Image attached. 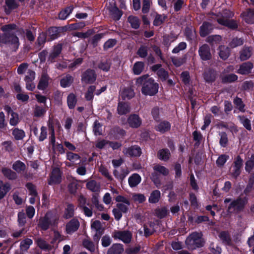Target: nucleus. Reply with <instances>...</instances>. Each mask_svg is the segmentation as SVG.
Returning <instances> with one entry per match:
<instances>
[{"mask_svg":"<svg viewBox=\"0 0 254 254\" xmlns=\"http://www.w3.org/2000/svg\"><path fill=\"white\" fill-rule=\"evenodd\" d=\"M138 84H143L142 93L145 95L152 96L156 94L158 90V85L154 80L148 78L147 75L142 76L136 80Z\"/></svg>","mask_w":254,"mask_h":254,"instance_id":"1","label":"nucleus"},{"mask_svg":"<svg viewBox=\"0 0 254 254\" xmlns=\"http://www.w3.org/2000/svg\"><path fill=\"white\" fill-rule=\"evenodd\" d=\"M15 28L16 25L14 24L3 26L1 29L4 32V34L3 36L0 37V42L5 44L13 45L14 47H17L19 45V40L16 36L13 35V32Z\"/></svg>","mask_w":254,"mask_h":254,"instance_id":"2","label":"nucleus"},{"mask_svg":"<svg viewBox=\"0 0 254 254\" xmlns=\"http://www.w3.org/2000/svg\"><path fill=\"white\" fill-rule=\"evenodd\" d=\"M247 200L245 198L239 197L236 199L232 200L230 198H226L224 201L225 206L227 207V212L228 214L233 212L238 213L242 211Z\"/></svg>","mask_w":254,"mask_h":254,"instance_id":"3","label":"nucleus"},{"mask_svg":"<svg viewBox=\"0 0 254 254\" xmlns=\"http://www.w3.org/2000/svg\"><path fill=\"white\" fill-rule=\"evenodd\" d=\"M201 232H193L191 234L186 240L188 248L190 249H194L202 247L204 244Z\"/></svg>","mask_w":254,"mask_h":254,"instance_id":"4","label":"nucleus"},{"mask_svg":"<svg viewBox=\"0 0 254 254\" xmlns=\"http://www.w3.org/2000/svg\"><path fill=\"white\" fill-rule=\"evenodd\" d=\"M115 239H119L124 243H129L132 239V234L129 231H117L112 235Z\"/></svg>","mask_w":254,"mask_h":254,"instance_id":"5","label":"nucleus"},{"mask_svg":"<svg viewBox=\"0 0 254 254\" xmlns=\"http://www.w3.org/2000/svg\"><path fill=\"white\" fill-rule=\"evenodd\" d=\"M50 141L52 144V147L55 152H58L60 154H64L65 152L64 149L62 144L60 143H56V139L55 137V132L53 126L49 125Z\"/></svg>","mask_w":254,"mask_h":254,"instance_id":"6","label":"nucleus"},{"mask_svg":"<svg viewBox=\"0 0 254 254\" xmlns=\"http://www.w3.org/2000/svg\"><path fill=\"white\" fill-rule=\"evenodd\" d=\"M58 217L51 212L46 213L45 217L40 220L39 226L43 230L48 229L52 222H55Z\"/></svg>","mask_w":254,"mask_h":254,"instance_id":"7","label":"nucleus"},{"mask_svg":"<svg viewBox=\"0 0 254 254\" xmlns=\"http://www.w3.org/2000/svg\"><path fill=\"white\" fill-rule=\"evenodd\" d=\"M35 78V72L31 70H28L24 78L26 83V88L29 91H33L35 88L34 80Z\"/></svg>","mask_w":254,"mask_h":254,"instance_id":"8","label":"nucleus"},{"mask_svg":"<svg viewBox=\"0 0 254 254\" xmlns=\"http://www.w3.org/2000/svg\"><path fill=\"white\" fill-rule=\"evenodd\" d=\"M127 123L129 127L132 128H137L141 125L142 120L138 115L131 114L127 119Z\"/></svg>","mask_w":254,"mask_h":254,"instance_id":"9","label":"nucleus"},{"mask_svg":"<svg viewBox=\"0 0 254 254\" xmlns=\"http://www.w3.org/2000/svg\"><path fill=\"white\" fill-rule=\"evenodd\" d=\"M216 19L220 24L227 26L230 28L234 29L237 26V24L235 21L230 20L223 15L221 17L218 16Z\"/></svg>","mask_w":254,"mask_h":254,"instance_id":"10","label":"nucleus"},{"mask_svg":"<svg viewBox=\"0 0 254 254\" xmlns=\"http://www.w3.org/2000/svg\"><path fill=\"white\" fill-rule=\"evenodd\" d=\"M61 181V173L60 169L58 168L53 169L49 181V184L50 185L57 184L60 183Z\"/></svg>","mask_w":254,"mask_h":254,"instance_id":"11","label":"nucleus"},{"mask_svg":"<svg viewBox=\"0 0 254 254\" xmlns=\"http://www.w3.org/2000/svg\"><path fill=\"white\" fill-rule=\"evenodd\" d=\"M79 225V222L77 219H71L66 225L65 231L66 233L68 234H72L78 230Z\"/></svg>","mask_w":254,"mask_h":254,"instance_id":"12","label":"nucleus"},{"mask_svg":"<svg viewBox=\"0 0 254 254\" xmlns=\"http://www.w3.org/2000/svg\"><path fill=\"white\" fill-rule=\"evenodd\" d=\"M66 159L70 162L66 163V165L70 167L74 164H78L80 162V157L77 154L71 152H67L66 153Z\"/></svg>","mask_w":254,"mask_h":254,"instance_id":"13","label":"nucleus"},{"mask_svg":"<svg viewBox=\"0 0 254 254\" xmlns=\"http://www.w3.org/2000/svg\"><path fill=\"white\" fill-rule=\"evenodd\" d=\"M91 227L92 230L95 232L93 238L94 240L98 242L102 233L100 222L99 221H95L91 224Z\"/></svg>","mask_w":254,"mask_h":254,"instance_id":"14","label":"nucleus"},{"mask_svg":"<svg viewBox=\"0 0 254 254\" xmlns=\"http://www.w3.org/2000/svg\"><path fill=\"white\" fill-rule=\"evenodd\" d=\"M124 153L128 156H139L141 153V149L137 146H133L126 148L123 150Z\"/></svg>","mask_w":254,"mask_h":254,"instance_id":"15","label":"nucleus"},{"mask_svg":"<svg viewBox=\"0 0 254 254\" xmlns=\"http://www.w3.org/2000/svg\"><path fill=\"white\" fill-rule=\"evenodd\" d=\"M243 165V160L238 156L236 161L234 162V165L233 167L232 175L234 178H237L241 173V168Z\"/></svg>","mask_w":254,"mask_h":254,"instance_id":"16","label":"nucleus"},{"mask_svg":"<svg viewBox=\"0 0 254 254\" xmlns=\"http://www.w3.org/2000/svg\"><path fill=\"white\" fill-rule=\"evenodd\" d=\"M199 55L203 60H209L211 57L210 48L206 44L203 45L199 50Z\"/></svg>","mask_w":254,"mask_h":254,"instance_id":"17","label":"nucleus"},{"mask_svg":"<svg viewBox=\"0 0 254 254\" xmlns=\"http://www.w3.org/2000/svg\"><path fill=\"white\" fill-rule=\"evenodd\" d=\"M96 75L93 70H87L82 75V80L86 83L93 82L96 80Z\"/></svg>","mask_w":254,"mask_h":254,"instance_id":"18","label":"nucleus"},{"mask_svg":"<svg viewBox=\"0 0 254 254\" xmlns=\"http://www.w3.org/2000/svg\"><path fill=\"white\" fill-rule=\"evenodd\" d=\"M50 77L46 73H43L39 79L37 88L39 90H44L46 89L49 83Z\"/></svg>","mask_w":254,"mask_h":254,"instance_id":"19","label":"nucleus"},{"mask_svg":"<svg viewBox=\"0 0 254 254\" xmlns=\"http://www.w3.org/2000/svg\"><path fill=\"white\" fill-rule=\"evenodd\" d=\"M120 95L123 100H129L134 97V92L131 88L127 87L121 91Z\"/></svg>","mask_w":254,"mask_h":254,"instance_id":"20","label":"nucleus"},{"mask_svg":"<svg viewBox=\"0 0 254 254\" xmlns=\"http://www.w3.org/2000/svg\"><path fill=\"white\" fill-rule=\"evenodd\" d=\"M254 67L253 64L250 62L243 63L240 65L238 72L241 74H247L249 73Z\"/></svg>","mask_w":254,"mask_h":254,"instance_id":"21","label":"nucleus"},{"mask_svg":"<svg viewBox=\"0 0 254 254\" xmlns=\"http://www.w3.org/2000/svg\"><path fill=\"white\" fill-rule=\"evenodd\" d=\"M129 105L125 102H120L117 107V112L120 115L127 114L130 112Z\"/></svg>","mask_w":254,"mask_h":254,"instance_id":"22","label":"nucleus"},{"mask_svg":"<svg viewBox=\"0 0 254 254\" xmlns=\"http://www.w3.org/2000/svg\"><path fill=\"white\" fill-rule=\"evenodd\" d=\"M141 181V177L136 173L132 174L128 179L129 186L131 188L137 186L140 183Z\"/></svg>","mask_w":254,"mask_h":254,"instance_id":"23","label":"nucleus"},{"mask_svg":"<svg viewBox=\"0 0 254 254\" xmlns=\"http://www.w3.org/2000/svg\"><path fill=\"white\" fill-rule=\"evenodd\" d=\"M212 25L208 23L205 22L200 28V34L202 37H205L208 35L213 29Z\"/></svg>","mask_w":254,"mask_h":254,"instance_id":"24","label":"nucleus"},{"mask_svg":"<svg viewBox=\"0 0 254 254\" xmlns=\"http://www.w3.org/2000/svg\"><path fill=\"white\" fill-rule=\"evenodd\" d=\"M171 127L170 124L167 121H162L158 123L156 126V130L161 133L168 131Z\"/></svg>","mask_w":254,"mask_h":254,"instance_id":"25","label":"nucleus"},{"mask_svg":"<svg viewBox=\"0 0 254 254\" xmlns=\"http://www.w3.org/2000/svg\"><path fill=\"white\" fill-rule=\"evenodd\" d=\"M124 251L123 245L120 244H116L109 249L107 254H121Z\"/></svg>","mask_w":254,"mask_h":254,"instance_id":"26","label":"nucleus"},{"mask_svg":"<svg viewBox=\"0 0 254 254\" xmlns=\"http://www.w3.org/2000/svg\"><path fill=\"white\" fill-rule=\"evenodd\" d=\"M170 151L168 149H162L158 151L157 156L158 158L162 161H167L170 156Z\"/></svg>","mask_w":254,"mask_h":254,"instance_id":"27","label":"nucleus"},{"mask_svg":"<svg viewBox=\"0 0 254 254\" xmlns=\"http://www.w3.org/2000/svg\"><path fill=\"white\" fill-rule=\"evenodd\" d=\"M87 188L93 192H99L100 190V185L94 180L88 182L86 184Z\"/></svg>","mask_w":254,"mask_h":254,"instance_id":"28","label":"nucleus"},{"mask_svg":"<svg viewBox=\"0 0 254 254\" xmlns=\"http://www.w3.org/2000/svg\"><path fill=\"white\" fill-rule=\"evenodd\" d=\"M252 56V50L249 47H244L240 52V58L241 61H245Z\"/></svg>","mask_w":254,"mask_h":254,"instance_id":"29","label":"nucleus"},{"mask_svg":"<svg viewBox=\"0 0 254 254\" xmlns=\"http://www.w3.org/2000/svg\"><path fill=\"white\" fill-rule=\"evenodd\" d=\"M242 16L246 22L254 23V11L249 10L247 12L242 13Z\"/></svg>","mask_w":254,"mask_h":254,"instance_id":"30","label":"nucleus"},{"mask_svg":"<svg viewBox=\"0 0 254 254\" xmlns=\"http://www.w3.org/2000/svg\"><path fill=\"white\" fill-rule=\"evenodd\" d=\"M144 235L147 237L151 235L154 232V224L152 222H149L144 225L143 227Z\"/></svg>","mask_w":254,"mask_h":254,"instance_id":"31","label":"nucleus"},{"mask_svg":"<svg viewBox=\"0 0 254 254\" xmlns=\"http://www.w3.org/2000/svg\"><path fill=\"white\" fill-rule=\"evenodd\" d=\"M62 46L59 44L54 47L52 52L51 53L49 59L52 62L55 58L58 57L61 52Z\"/></svg>","mask_w":254,"mask_h":254,"instance_id":"32","label":"nucleus"},{"mask_svg":"<svg viewBox=\"0 0 254 254\" xmlns=\"http://www.w3.org/2000/svg\"><path fill=\"white\" fill-rule=\"evenodd\" d=\"M109 11L112 17L117 20H119L122 15V12L116 6L110 8Z\"/></svg>","mask_w":254,"mask_h":254,"instance_id":"33","label":"nucleus"},{"mask_svg":"<svg viewBox=\"0 0 254 254\" xmlns=\"http://www.w3.org/2000/svg\"><path fill=\"white\" fill-rule=\"evenodd\" d=\"M161 193L159 190L153 191L149 197V202L151 203H155L159 201L160 198Z\"/></svg>","mask_w":254,"mask_h":254,"instance_id":"34","label":"nucleus"},{"mask_svg":"<svg viewBox=\"0 0 254 254\" xmlns=\"http://www.w3.org/2000/svg\"><path fill=\"white\" fill-rule=\"evenodd\" d=\"M219 55L221 59L226 60L228 58L230 55V51L227 47L221 46L219 47Z\"/></svg>","mask_w":254,"mask_h":254,"instance_id":"35","label":"nucleus"},{"mask_svg":"<svg viewBox=\"0 0 254 254\" xmlns=\"http://www.w3.org/2000/svg\"><path fill=\"white\" fill-rule=\"evenodd\" d=\"M73 9V7L72 6H70L62 10L59 14V18L62 20L65 19L72 12Z\"/></svg>","mask_w":254,"mask_h":254,"instance_id":"36","label":"nucleus"},{"mask_svg":"<svg viewBox=\"0 0 254 254\" xmlns=\"http://www.w3.org/2000/svg\"><path fill=\"white\" fill-rule=\"evenodd\" d=\"M17 6L15 0H6L5 10L7 14L10 13L12 9L15 8Z\"/></svg>","mask_w":254,"mask_h":254,"instance_id":"37","label":"nucleus"},{"mask_svg":"<svg viewBox=\"0 0 254 254\" xmlns=\"http://www.w3.org/2000/svg\"><path fill=\"white\" fill-rule=\"evenodd\" d=\"M128 174V171L124 169L115 170L114 172L115 177L120 180H124Z\"/></svg>","mask_w":254,"mask_h":254,"instance_id":"38","label":"nucleus"},{"mask_svg":"<svg viewBox=\"0 0 254 254\" xmlns=\"http://www.w3.org/2000/svg\"><path fill=\"white\" fill-rule=\"evenodd\" d=\"M219 237L224 244L227 245H231L232 243L229 234L226 232H221L219 235Z\"/></svg>","mask_w":254,"mask_h":254,"instance_id":"39","label":"nucleus"},{"mask_svg":"<svg viewBox=\"0 0 254 254\" xmlns=\"http://www.w3.org/2000/svg\"><path fill=\"white\" fill-rule=\"evenodd\" d=\"M12 134L16 140H21L25 136L24 131L18 128H15L12 130Z\"/></svg>","mask_w":254,"mask_h":254,"instance_id":"40","label":"nucleus"},{"mask_svg":"<svg viewBox=\"0 0 254 254\" xmlns=\"http://www.w3.org/2000/svg\"><path fill=\"white\" fill-rule=\"evenodd\" d=\"M74 207L71 204H67L65 209L64 217L66 219L72 217L74 215Z\"/></svg>","mask_w":254,"mask_h":254,"instance_id":"41","label":"nucleus"},{"mask_svg":"<svg viewBox=\"0 0 254 254\" xmlns=\"http://www.w3.org/2000/svg\"><path fill=\"white\" fill-rule=\"evenodd\" d=\"M76 97L73 93H70L67 98V103L69 108L73 109L76 104Z\"/></svg>","mask_w":254,"mask_h":254,"instance_id":"42","label":"nucleus"},{"mask_svg":"<svg viewBox=\"0 0 254 254\" xmlns=\"http://www.w3.org/2000/svg\"><path fill=\"white\" fill-rule=\"evenodd\" d=\"M153 169L154 171L159 173L164 176H167L169 174V170L163 166L156 165L154 166Z\"/></svg>","mask_w":254,"mask_h":254,"instance_id":"43","label":"nucleus"},{"mask_svg":"<svg viewBox=\"0 0 254 254\" xmlns=\"http://www.w3.org/2000/svg\"><path fill=\"white\" fill-rule=\"evenodd\" d=\"M2 173L3 175L10 180H13L16 179V175L11 170L4 168L2 169Z\"/></svg>","mask_w":254,"mask_h":254,"instance_id":"44","label":"nucleus"},{"mask_svg":"<svg viewBox=\"0 0 254 254\" xmlns=\"http://www.w3.org/2000/svg\"><path fill=\"white\" fill-rule=\"evenodd\" d=\"M144 68V64L141 62H138L134 64L133 71L135 74L138 75L141 73Z\"/></svg>","mask_w":254,"mask_h":254,"instance_id":"45","label":"nucleus"},{"mask_svg":"<svg viewBox=\"0 0 254 254\" xmlns=\"http://www.w3.org/2000/svg\"><path fill=\"white\" fill-rule=\"evenodd\" d=\"M73 78L70 75H66L61 80V85L63 87L69 86L72 82Z\"/></svg>","mask_w":254,"mask_h":254,"instance_id":"46","label":"nucleus"},{"mask_svg":"<svg viewBox=\"0 0 254 254\" xmlns=\"http://www.w3.org/2000/svg\"><path fill=\"white\" fill-rule=\"evenodd\" d=\"M245 170L250 173L254 166V155H252L249 159L246 162Z\"/></svg>","mask_w":254,"mask_h":254,"instance_id":"47","label":"nucleus"},{"mask_svg":"<svg viewBox=\"0 0 254 254\" xmlns=\"http://www.w3.org/2000/svg\"><path fill=\"white\" fill-rule=\"evenodd\" d=\"M10 118L9 120V124L10 125L16 126L19 122V116L18 114L11 112Z\"/></svg>","mask_w":254,"mask_h":254,"instance_id":"48","label":"nucleus"},{"mask_svg":"<svg viewBox=\"0 0 254 254\" xmlns=\"http://www.w3.org/2000/svg\"><path fill=\"white\" fill-rule=\"evenodd\" d=\"M128 20L132 28L137 29L139 27V21L136 17L130 16L128 18Z\"/></svg>","mask_w":254,"mask_h":254,"instance_id":"49","label":"nucleus"},{"mask_svg":"<svg viewBox=\"0 0 254 254\" xmlns=\"http://www.w3.org/2000/svg\"><path fill=\"white\" fill-rule=\"evenodd\" d=\"M9 190V185H3L2 182H0V199L3 197Z\"/></svg>","mask_w":254,"mask_h":254,"instance_id":"50","label":"nucleus"},{"mask_svg":"<svg viewBox=\"0 0 254 254\" xmlns=\"http://www.w3.org/2000/svg\"><path fill=\"white\" fill-rule=\"evenodd\" d=\"M12 168L17 172H20L25 169V165L24 163L20 161L15 162L12 166Z\"/></svg>","mask_w":254,"mask_h":254,"instance_id":"51","label":"nucleus"},{"mask_svg":"<svg viewBox=\"0 0 254 254\" xmlns=\"http://www.w3.org/2000/svg\"><path fill=\"white\" fill-rule=\"evenodd\" d=\"M2 148L8 152H11L13 150V144L10 140L5 141L1 143Z\"/></svg>","mask_w":254,"mask_h":254,"instance_id":"52","label":"nucleus"},{"mask_svg":"<svg viewBox=\"0 0 254 254\" xmlns=\"http://www.w3.org/2000/svg\"><path fill=\"white\" fill-rule=\"evenodd\" d=\"M155 214L158 217L162 218L167 215L168 210L165 207L158 208L155 210Z\"/></svg>","mask_w":254,"mask_h":254,"instance_id":"53","label":"nucleus"},{"mask_svg":"<svg viewBox=\"0 0 254 254\" xmlns=\"http://www.w3.org/2000/svg\"><path fill=\"white\" fill-rule=\"evenodd\" d=\"M93 131L96 135L102 134V129L101 125L97 121H95L93 125Z\"/></svg>","mask_w":254,"mask_h":254,"instance_id":"54","label":"nucleus"},{"mask_svg":"<svg viewBox=\"0 0 254 254\" xmlns=\"http://www.w3.org/2000/svg\"><path fill=\"white\" fill-rule=\"evenodd\" d=\"M229 158L228 155L225 154L221 155L216 160L217 165L220 167L223 166Z\"/></svg>","mask_w":254,"mask_h":254,"instance_id":"55","label":"nucleus"},{"mask_svg":"<svg viewBox=\"0 0 254 254\" xmlns=\"http://www.w3.org/2000/svg\"><path fill=\"white\" fill-rule=\"evenodd\" d=\"M95 90L94 86H90L88 89L87 92L85 94V97L87 100H91L93 98V92Z\"/></svg>","mask_w":254,"mask_h":254,"instance_id":"56","label":"nucleus"},{"mask_svg":"<svg viewBox=\"0 0 254 254\" xmlns=\"http://www.w3.org/2000/svg\"><path fill=\"white\" fill-rule=\"evenodd\" d=\"M165 18V16L157 14L155 16L153 24L155 26H159L164 22Z\"/></svg>","mask_w":254,"mask_h":254,"instance_id":"57","label":"nucleus"},{"mask_svg":"<svg viewBox=\"0 0 254 254\" xmlns=\"http://www.w3.org/2000/svg\"><path fill=\"white\" fill-rule=\"evenodd\" d=\"M239 118L241 123L246 127V128L249 130H251L252 128L250 120L245 118V117H239Z\"/></svg>","mask_w":254,"mask_h":254,"instance_id":"58","label":"nucleus"},{"mask_svg":"<svg viewBox=\"0 0 254 254\" xmlns=\"http://www.w3.org/2000/svg\"><path fill=\"white\" fill-rule=\"evenodd\" d=\"M204 78L208 82H212L215 79V73L212 71H209L208 73H205Z\"/></svg>","mask_w":254,"mask_h":254,"instance_id":"59","label":"nucleus"},{"mask_svg":"<svg viewBox=\"0 0 254 254\" xmlns=\"http://www.w3.org/2000/svg\"><path fill=\"white\" fill-rule=\"evenodd\" d=\"M32 244V240L30 239H26L22 241L20 244V248L22 250H27Z\"/></svg>","mask_w":254,"mask_h":254,"instance_id":"60","label":"nucleus"},{"mask_svg":"<svg viewBox=\"0 0 254 254\" xmlns=\"http://www.w3.org/2000/svg\"><path fill=\"white\" fill-rule=\"evenodd\" d=\"M133 200L138 203H142L145 200V196L140 193H135L132 195Z\"/></svg>","mask_w":254,"mask_h":254,"instance_id":"61","label":"nucleus"},{"mask_svg":"<svg viewBox=\"0 0 254 254\" xmlns=\"http://www.w3.org/2000/svg\"><path fill=\"white\" fill-rule=\"evenodd\" d=\"M48 33L51 40H54L58 37V29L56 27L50 28Z\"/></svg>","mask_w":254,"mask_h":254,"instance_id":"62","label":"nucleus"},{"mask_svg":"<svg viewBox=\"0 0 254 254\" xmlns=\"http://www.w3.org/2000/svg\"><path fill=\"white\" fill-rule=\"evenodd\" d=\"M83 245L85 248L90 251H94V245L93 243L88 239H85L83 242Z\"/></svg>","mask_w":254,"mask_h":254,"instance_id":"63","label":"nucleus"},{"mask_svg":"<svg viewBox=\"0 0 254 254\" xmlns=\"http://www.w3.org/2000/svg\"><path fill=\"white\" fill-rule=\"evenodd\" d=\"M243 44V40L242 39L240 38H234L230 43V46L232 48H234L237 47V46L242 45Z\"/></svg>","mask_w":254,"mask_h":254,"instance_id":"64","label":"nucleus"}]
</instances>
